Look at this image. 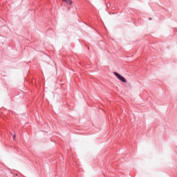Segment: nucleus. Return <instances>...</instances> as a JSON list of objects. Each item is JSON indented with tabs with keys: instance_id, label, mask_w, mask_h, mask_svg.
Returning a JSON list of instances; mask_svg holds the SVG:
<instances>
[{
	"instance_id": "f257e3e1",
	"label": "nucleus",
	"mask_w": 177,
	"mask_h": 177,
	"mask_svg": "<svg viewBox=\"0 0 177 177\" xmlns=\"http://www.w3.org/2000/svg\"><path fill=\"white\" fill-rule=\"evenodd\" d=\"M113 74L115 75V77H117V78H118V80H120V81H122V82H124V84L127 83V80L125 77H122L121 75H120V73L114 72Z\"/></svg>"
},
{
	"instance_id": "f03ea898",
	"label": "nucleus",
	"mask_w": 177,
	"mask_h": 177,
	"mask_svg": "<svg viewBox=\"0 0 177 177\" xmlns=\"http://www.w3.org/2000/svg\"><path fill=\"white\" fill-rule=\"evenodd\" d=\"M63 2L67 3V5H73V0H62Z\"/></svg>"
},
{
	"instance_id": "7ed1b4c3",
	"label": "nucleus",
	"mask_w": 177,
	"mask_h": 177,
	"mask_svg": "<svg viewBox=\"0 0 177 177\" xmlns=\"http://www.w3.org/2000/svg\"><path fill=\"white\" fill-rule=\"evenodd\" d=\"M13 139L15 140V139H16V135H14Z\"/></svg>"
}]
</instances>
